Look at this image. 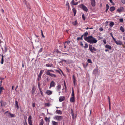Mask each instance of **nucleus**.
Returning a JSON list of instances; mask_svg holds the SVG:
<instances>
[{"label":"nucleus","mask_w":125,"mask_h":125,"mask_svg":"<svg viewBox=\"0 0 125 125\" xmlns=\"http://www.w3.org/2000/svg\"><path fill=\"white\" fill-rule=\"evenodd\" d=\"M84 40L90 44L95 43L97 41L92 35L88 36L86 37H84Z\"/></svg>","instance_id":"nucleus-1"},{"label":"nucleus","mask_w":125,"mask_h":125,"mask_svg":"<svg viewBox=\"0 0 125 125\" xmlns=\"http://www.w3.org/2000/svg\"><path fill=\"white\" fill-rule=\"evenodd\" d=\"M89 49L91 52L92 53H94V51H96V49L94 47H93L91 45H89Z\"/></svg>","instance_id":"nucleus-2"},{"label":"nucleus","mask_w":125,"mask_h":125,"mask_svg":"<svg viewBox=\"0 0 125 125\" xmlns=\"http://www.w3.org/2000/svg\"><path fill=\"white\" fill-rule=\"evenodd\" d=\"M80 7L84 11L87 12L88 11V9L87 8L84 4H82L80 5Z\"/></svg>","instance_id":"nucleus-3"},{"label":"nucleus","mask_w":125,"mask_h":125,"mask_svg":"<svg viewBox=\"0 0 125 125\" xmlns=\"http://www.w3.org/2000/svg\"><path fill=\"white\" fill-rule=\"evenodd\" d=\"M62 116L56 115L54 117V119L60 121L62 119Z\"/></svg>","instance_id":"nucleus-4"},{"label":"nucleus","mask_w":125,"mask_h":125,"mask_svg":"<svg viewBox=\"0 0 125 125\" xmlns=\"http://www.w3.org/2000/svg\"><path fill=\"white\" fill-rule=\"evenodd\" d=\"M43 71V70H41L40 71L39 74L38 75V78H37V80L38 81H39L41 79V76L42 75Z\"/></svg>","instance_id":"nucleus-5"},{"label":"nucleus","mask_w":125,"mask_h":125,"mask_svg":"<svg viewBox=\"0 0 125 125\" xmlns=\"http://www.w3.org/2000/svg\"><path fill=\"white\" fill-rule=\"evenodd\" d=\"M124 8L122 7H120V8H118L116 10V12L120 13L121 12L124 11Z\"/></svg>","instance_id":"nucleus-6"},{"label":"nucleus","mask_w":125,"mask_h":125,"mask_svg":"<svg viewBox=\"0 0 125 125\" xmlns=\"http://www.w3.org/2000/svg\"><path fill=\"white\" fill-rule=\"evenodd\" d=\"M56 85L55 83L53 81H52L50 83V85L49 87V89L51 88L52 87H54Z\"/></svg>","instance_id":"nucleus-7"},{"label":"nucleus","mask_w":125,"mask_h":125,"mask_svg":"<svg viewBox=\"0 0 125 125\" xmlns=\"http://www.w3.org/2000/svg\"><path fill=\"white\" fill-rule=\"evenodd\" d=\"M116 44L117 45H121L122 44V42L120 41L117 40H116L115 39V40H114Z\"/></svg>","instance_id":"nucleus-8"},{"label":"nucleus","mask_w":125,"mask_h":125,"mask_svg":"<svg viewBox=\"0 0 125 125\" xmlns=\"http://www.w3.org/2000/svg\"><path fill=\"white\" fill-rule=\"evenodd\" d=\"M73 81L74 85H76L77 84L76 82V80L75 78V77L74 76V75H73Z\"/></svg>","instance_id":"nucleus-9"},{"label":"nucleus","mask_w":125,"mask_h":125,"mask_svg":"<svg viewBox=\"0 0 125 125\" xmlns=\"http://www.w3.org/2000/svg\"><path fill=\"white\" fill-rule=\"evenodd\" d=\"M23 2L24 4H25L26 5L28 8L29 9H30V7L29 3L27 2L26 0H24L23 1Z\"/></svg>","instance_id":"nucleus-10"},{"label":"nucleus","mask_w":125,"mask_h":125,"mask_svg":"<svg viewBox=\"0 0 125 125\" xmlns=\"http://www.w3.org/2000/svg\"><path fill=\"white\" fill-rule=\"evenodd\" d=\"M5 114H9L10 116L11 117H15L14 115V114H12L11 113L7 111L5 112Z\"/></svg>","instance_id":"nucleus-11"},{"label":"nucleus","mask_w":125,"mask_h":125,"mask_svg":"<svg viewBox=\"0 0 125 125\" xmlns=\"http://www.w3.org/2000/svg\"><path fill=\"white\" fill-rule=\"evenodd\" d=\"M46 67L52 68H54V66L52 64H46L45 65Z\"/></svg>","instance_id":"nucleus-12"},{"label":"nucleus","mask_w":125,"mask_h":125,"mask_svg":"<svg viewBox=\"0 0 125 125\" xmlns=\"http://www.w3.org/2000/svg\"><path fill=\"white\" fill-rule=\"evenodd\" d=\"M52 91L50 90H47L46 92V94L48 95H50L52 94Z\"/></svg>","instance_id":"nucleus-13"},{"label":"nucleus","mask_w":125,"mask_h":125,"mask_svg":"<svg viewBox=\"0 0 125 125\" xmlns=\"http://www.w3.org/2000/svg\"><path fill=\"white\" fill-rule=\"evenodd\" d=\"M61 86L59 84L56 87V91L58 92L61 89Z\"/></svg>","instance_id":"nucleus-14"},{"label":"nucleus","mask_w":125,"mask_h":125,"mask_svg":"<svg viewBox=\"0 0 125 125\" xmlns=\"http://www.w3.org/2000/svg\"><path fill=\"white\" fill-rule=\"evenodd\" d=\"M91 4L93 7H94L95 5V0H91Z\"/></svg>","instance_id":"nucleus-15"},{"label":"nucleus","mask_w":125,"mask_h":125,"mask_svg":"<svg viewBox=\"0 0 125 125\" xmlns=\"http://www.w3.org/2000/svg\"><path fill=\"white\" fill-rule=\"evenodd\" d=\"M48 74H46L47 75H49L52 77H56V75L54 74H53L51 73H48Z\"/></svg>","instance_id":"nucleus-16"},{"label":"nucleus","mask_w":125,"mask_h":125,"mask_svg":"<svg viewBox=\"0 0 125 125\" xmlns=\"http://www.w3.org/2000/svg\"><path fill=\"white\" fill-rule=\"evenodd\" d=\"M55 113L58 114H60V115H61L62 114V111L60 110H57L56 112Z\"/></svg>","instance_id":"nucleus-17"},{"label":"nucleus","mask_w":125,"mask_h":125,"mask_svg":"<svg viewBox=\"0 0 125 125\" xmlns=\"http://www.w3.org/2000/svg\"><path fill=\"white\" fill-rule=\"evenodd\" d=\"M70 101L71 102H74L75 101L74 97H72L70 98Z\"/></svg>","instance_id":"nucleus-18"},{"label":"nucleus","mask_w":125,"mask_h":125,"mask_svg":"<svg viewBox=\"0 0 125 125\" xmlns=\"http://www.w3.org/2000/svg\"><path fill=\"white\" fill-rule=\"evenodd\" d=\"M65 98L64 97L61 96L60 97L59 100V101L61 102L64 100Z\"/></svg>","instance_id":"nucleus-19"},{"label":"nucleus","mask_w":125,"mask_h":125,"mask_svg":"<svg viewBox=\"0 0 125 125\" xmlns=\"http://www.w3.org/2000/svg\"><path fill=\"white\" fill-rule=\"evenodd\" d=\"M105 47L106 48L110 50L112 49L111 46L108 44L106 45Z\"/></svg>","instance_id":"nucleus-20"},{"label":"nucleus","mask_w":125,"mask_h":125,"mask_svg":"<svg viewBox=\"0 0 125 125\" xmlns=\"http://www.w3.org/2000/svg\"><path fill=\"white\" fill-rule=\"evenodd\" d=\"M0 103L1 106L3 107H4L7 104L6 102H2V101H1Z\"/></svg>","instance_id":"nucleus-21"},{"label":"nucleus","mask_w":125,"mask_h":125,"mask_svg":"<svg viewBox=\"0 0 125 125\" xmlns=\"http://www.w3.org/2000/svg\"><path fill=\"white\" fill-rule=\"evenodd\" d=\"M115 10V8L114 6L111 7L110 9V10L111 11H113Z\"/></svg>","instance_id":"nucleus-22"},{"label":"nucleus","mask_w":125,"mask_h":125,"mask_svg":"<svg viewBox=\"0 0 125 125\" xmlns=\"http://www.w3.org/2000/svg\"><path fill=\"white\" fill-rule=\"evenodd\" d=\"M83 67L84 68H86L88 65V62H86L85 64L83 63H82Z\"/></svg>","instance_id":"nucleus-23"},{"label":"nucleus","mask_w":125,"mask_h":125,"mask_svg":"<svg viewBox=\"0 0 125 125\" xmlns=\"http://www.w3.org/2000/svg\"><path fill=\"white\" fill-rule=\"evenodd\" d=\"M15 106L17 107V109H19V107L18 105V101L16 100L15 101Z\"/></svg>","instance_id":"nucleus-24"},{"label":"nucleus","mask_w":125,"mask_h":125,"mask_svg":"<svg viewBox=\"0 0 125 125\" xmlns=\"http://www.w3.org/2000/svg\"><path fill=\"white\" fill-rule=\"evenodd\" d=\"M72 10L73 11L74 14V16H75L76 14V10L74 8H73L72 9Z\"/></svg>","instance_id":"nucleus-25"},{"label":"nucleus","mask_w":125,"mask_h":125,"mask_svg":"<svg viewBox=\"0 0 125 125\" xmlns=\"http://www.w3.org/2000/svg\"><path fill=\"white\" fill-rule=\"evenodd\" d=\"M88 34V33L87 31H86L83 34V38L84 39V37H85L87 36V35Z\"/></svg>","instance_id":"nucleus-26"},{"label":"nucleus","mask_w":125,"mask_h":125,"mask_svg":"<svg viewBox=\"0 0 125 125\" xmlns=\"http://www.w3.org/2000/svg\"><path fill=\"white\" fill-rule=\"evenodd\" d=\"M45 120L48 123V124H49L50 121L49 118H48L47 117H46L45 118Z\"/></svg>","instance_id":"nucleus-27"},{"label":"nucleus","mask_w":125,"mask_h":125,"mask_svg":"<svg viewBox=\"0 0 125 125\" xmlns=\"http://www.w3.org/2000/svg\"><path fill=\"white\" fill-rule=\"evenodd\" d=\"M52 122L53 125H58V123L54 121H52Z\"/></svg>","instance_id":"nucleus-28"},{"label":"nucleus","mask_w":125,"mask_h":125,"mask_svg":"<svg viewBox=\"0 0 125 125\" xmlns=\"http://www.w3.org/2000/svg\"><path fill=\"white\" fill-rule=\"evenodd\" d=\"M54 72V71L53 70H49L47 71V72H46V74H48V73H50V72Z\"/></svg>","instance_id":"nucleus-29"},{"label":"nucleus","mask_w":125,"mask_h":125,"mask_svg":"<svg viewBox=\"0 0 125 125\" xmlns=\"http://www.w3.org/2000/svg\"><path fill=\"white\" fill-rule=\"evenodd\" d=\"M40 123L39 124L40 125H43L44 124V122L43 121V119H42L41 120Z\"/></svg>","instance_id":"nucleus-30"},{"label":"nucleus","mask_w":125,"mask_h":125,"mask_svg":"<svg viewBox=\"0 0 125 125\" xmlns=\"http://www.w3.org/2000/svg\"><path fill=\"white\" fill-rule=\"evenodd\" d=\"M98 69L97 68H95L94 70L93 71V73L94 74H96L97 72Z\"/></svg>","instance_id":"nucleus-31"},{"label":"nucleus","mask_w":125,"mask_h":125,"mask_svg":"<svg viewBox=\"0 0 125 125\" xmlns=\"http://www.w3.org/2000/svg\"><path fill=\"white\" fill-rule=\"evenodd\" d=\"M120 30L122 31V32H124L125 31V30L124 28L122 26L120 27Z\"/></svg>","instance_id":"nucleus-32"},{"label":"nucleus","mask_w":125,"mask_h":125,"mask_svg":"<svg viewBox=\"0 0 125 125\" xmlns=\"http://www.w3.org/2000/svg\"><path fill=\"white\" fill-rule=\"evenodd\" d=\"M114 22H111L110 24H109V25L111 27H112L113 25H114Z\"/></svg>","instance_id":"nucleus-33"},{"label":"nucleus","mask_w":125,"mask_h":125,"mask_svg":"<svg viewBox=\"0 0 125 125\" xmlns=\"http://www.w3.org/2000/svg\"><path fill=\"white\" fill-rule=\"evenodd\" d=\"M72 24L74 25H76L77 24V23L76 21H75L73 22H72Z\"/></svg>","instance_id":"nucleus-34"},{"label":"nucleus","mask_w":125,"mask_h":125,"mask_svg":"<svg viewBox=\"0 0 125 125\" xmlns=\"http://www.w3.org/2000/svg\"><path fill=\"white\" fill-rule=\"evenodd\" d=\"M4 89V88L3 87L0 86V94H1L2 90Z\"/></svg>","instance_id":"nucleus-35"},{"label":"nucleus","mask_w":125,"mask_h":125,"mask_svg":"<svg viewBox=\"0 0 125 125\" xmlns=\"http://www.w3.org/2000/svg\"><path fill=\"white\" fill-rule=\"evenodd\" d=\"M72 97H74V93L73 89H72Z\"/></svg>","instance_id":"nucleus-36"},{"label":"nucleus","mask_w":125,"mask_h":125,"mask_svg":"<svg viewBox=\"0 0 125 125\" xmlns=\"http://www.w3.org/2000/svg\"><path fill=\"white\" fill-rule=\"evenodd\" d=\"M87 62L89 63H92V62L91 59H88L87 60Z\"/></svg>","instance_id":"nucleus-37"},{"label":"nucleus","mask_w":125,"mask_h":125,"mask_svg":"<svg viewBox=\"0 0 125 125\" xmlns=\"http://www.w3.org/2000/svg\"><path fill=\"white\" fill-rule=\"evenodd\" d=\"M109 110L110 111L111 109V107L110 101V100H109Z\"/></svg>","instance_id":"nucleus-38"},{"label":"nucleus","mask_w":125,"mask_h":125,"mask_svg":"<svg viewBox=\"0 0 125 125\" xmlns=\"http://www.w3.org/2000/svg\"><path fill=\"white\" fill-rule=\"evenodd\" d=\"M35 90V89H34V87H33L32 89V93L33 94H34Z\"/></svg>","instance_id":"nucleus-39"},{"label":"nucleus","mask_w":125,"mask_h":125,"mask_svg":"<svg viewBox=\"0 0 125 125\" xmlns=\"http://www.w3.org/2000/svg\"><path fill=\"white\" fill-rule=\"evenodd\" d=\"M82 18L83 19V20H84V21H85V17L84 16V14H82Z\"/></svg>","instance_id":"nucleus-40"},{"label":"nucleus","mask_w":125,"mask_h":125,"mask_svg":"<svg viewBox=\"0 0 125 125\" xmlns=\"http://www.w3.org/2000/svg\"><path fill=\"white\" fill-rule=\"evenodd\" d=\"M83 47L84 48H86L88 47V46L87 44V43H85V45L84 46H83Z\"/></svg>","instance_id":"nucleus-41"},{"label":"nucleus","mask_w":125,"mask_h":125,"mask_svg":"<svg viewBox=\"0 0 125 125\" xmlns=\"http://www.w3.org/2000/svg\"><path fill=\"white\" fill-rule=\"evenodd\" d=\"M110 35L111 36L112 38L113 39V40H115V39L113 37L112 33H110Z\"/></svg>","instance_id":"nucleus-42"},{"label":"nucleus","mask_w":125,"mask_h":125,"mask_svg":"<svg viewBox=\"0 0 125 125\" xmlns=\"http://www.w3.org/2000/svg\"><path fill=\"white\" fill-rule=\"evenodd\" d=\"M45 105L47 106H50V104L49 103H46L45 104Z\"/></svg>","instance_id":"nucleus-43"},{"label":"nucleus","mask_w":125,"mask_h":125,"mask_svg":"<svg viewBox=\"0 0 125 125\" xmlns=\"http://www.w3.org/2000/svg\"><path fill=\"white\" fill-rule=\"evenodd\" d=\"M66 62V60H62V61H61L60 62L61 63H62L63 62H64V63Z\"/></svg>","instance_id":"nucleus-44"},{"label":"nucleus","mask_w":125,"mask_h":125,"mask_svg":"<svg viewBox=\"0 0 125 125\" xmlns=\"http://www.w3.org/2000/svg\"><path fill=\"white\" fill-rule=\"evenodd\" d=\"M64 85L65 86V90H66V89H67V88H66V83H65V82H64Z\"/></svg>","instance_id":"nucleus-45"},{"label":"nucleus","mask_w":125,"mask_h":125,"mask_svg":"<svg viewBox=\"0 0 125 125\" xmlns=\"http://www.w3.org/2000/svg\"><path fill=\"white\" fill-rule=\"evenodd\" d=\"M4 47L5 49V52H6L7 51V49L6 46L5 45L4 46Z\"/></svg>","instance_id":"nucleus-46"},{"label":"nucleus","mask_w":125,"mask_h":125,"mask_svg":"<svg viewBox=\"0 0 125 125\" xmlns=\"http://www.w3.org/2000/svg\"><path fill=\"white\" fill-rule=\"evenodd\" d=\"M40 92L42 96H43V94L42 91L41 90L40 91Z\"/></svg>","instance_id":"nucleus-47"},{"label":"nucleus","mask_w":125,"mask_h":125,"mask_svg":"<svg viewBox=\"0 0 125 125\" xmlns=\"http://www.w3.org/2000/svg\"><path fill=\"white\" fill-rule=\"evenodd\" d=\"M70 41H66V42H65L64 43H65V44H66V43H67V44H68V43H70Z\"/></svg>","instance_id":"nucleus-48"},{"label":"nucleus","mask_w":125,"mask_h":125,"mask_svg":"<svg viewBox=\"0 0 125 125\" xmlns=\"http://www.w3.org/2000/svg\"><path fill=\"white\" fill-rule=\"evenodd\" d=\"M72 118L73 119H74V118H75V117H76V116H74V113H73V114H72Z\"/></svg>","instance_id":"nucleus-49"},{"label":"nucleus","mask_w":125,"mask_h":125,"mask_svg":"<svg viewBox=\"0 0 125 125\" xmlns=\"http://www.w3.org/2000/svg\"><path fill=\"white\" fill-rule=\"evenodd\" d=\"M119 21L120 22H123V19L122 18L120 19Z\"/></svg>","instance_id":"nucleus-50"},{"label":"nucleus","mask_w":125,"mask_h":125,"mask_svg":"<svg viewBox=\"0 0 125 125\" xmlns=\"http://www.w3.org/2000/svg\"><path fill=\"white\" fill-rule=\"evenodd\" d=\"M28 123L29 124H32V122L31 120L28 121Z\"/></svg>","instance_id":"nucleus-51"},{"label":"nucleus","mask_w":125,"mask_h":125,"mask_svg":"<svg viewBox=\"0 0 125 125\" xmlns=\"http://www.w3.org/2000/svg\"><path fill=\"white\" fill-rule=\"evenodd\" d=\"M4 59H3L1 58V64H3V63Z\"/></svg>","instance_id":"nucleus-52"},{"label":"nucleus","mask_w":125,"mask_h":125,"mask_svg":"<svg viewBox=\"0 0 125 125\" xmlns=\"http://www.w3.org/2000/svg\"><path fill=\"white\" fill-rule=\"evenodd\" d=\"M106 9H109V6L108 5V4H106Z\"/></svg>","instance_id":"nucleus-53"},{"label":"nucleus","mask_w":125,"mask_h":125,"mask_svg":"<svg viewBox=\"0 0 125 125\" xmlns=\"http://www.w3.org/2000/svg\"><path fill=\"white\" fill-rule=\"evenodd\" d=\"M42 48H40V50H39V51L38 52H41L42 51Z\"/></svg>","instance_id":"nucleus-54"},{"label":"nucleus","mask_w":125,"mask_h":125,"mask_svg":"<svg viewBox=\"0 0 125 125\" xmlns=\"http://www.w3.org/2000/svg\"><path fill=\"white\" fill-rule=\"evenodd\" d=\"M25 122L24 123V125H27V123L26 122V120H25Z\"/></svg>","instance_id":"nucleus-55"},{"label":"nucleus","mask_w":125,"mask_h":125,"mask_svg":"<svg viewBox=\"0 0 125 125\" xmlns=\"http://www.w3.org/2000/svg\"><path fill=\"white\" fill-rule=\"evenodd\" d=\"M31 116H30L29 117L28 120L29 121V120H31Z\"/></svg>","instance_id":"nucleus-56"},{"label":"nucleus","mask_w":125,"mask_h":125,"mask_svg":"<svg viewBox=\"0 0 125 125\" xmlns=\"http://www.w3.org/2000/svg\"><path fill=\"white\" fill-rule=\"evenodd\" d=\"M121 2L123 4L125 3V0H121Z\"/></svg>","instance_id":"nucleus-57"},{"label":"nucleus","mask_w":125,"mask_h":125,"mask_svg":"<svg viewBox=\"0 0 125 125\" xmlns=\"http://www.w3.org/2000/svg\"><path fill=\"white\" fill-rule=\"evenodd\" d=\"M103 42H104V43L105 44L106 43V40L105 39H104L103 40Z\"/></svg>","instance_id":"nucleus-58"},{"label":"nucleus","mask_w":125,"mask_h":125,"mask_svg":"<svg viewBox=\"0 0 125 125\" xmlns=\"http://www.w3.org/2000/svg\"><path fill=\"white\" fill-rule=\"evenodd\" d=\"M80 45L81 46H82L83 47V42H81L80 43Z\"/></svg>","instance_id":"nucleus-59"},{"label":"nucleus","mask_w":125,"mask_h":125,"mask_svg":"<svg viewBox=\"0 0 125 125\" xmlns=\"http://www.w3.org/2000/svg\"><path fill=\"white\" fill-rule=\"evenodd\" d=\"M74 1L73 0H72L71 2V4L73 5V4H74Z\"/></svg>","instance_id":"nucleus-60"},{"label":"nucleus","mask_w":125,"mask_h":125,"mask_svg":"<svg viewBox=\"0 0 125 125\" xmlns=\"http://www.w3.org/2000/svg\"><path fill=\"white\" fill-rule=\"evenodd\" d=\"M76 40H77L78 41L79 40H81V39L80 37H77V38L76 39Z\"/></svg>","instance_id":"nucleus-61"},{"label":"nucleus","mask_w":125,"mask_h":125,"mask_svg":"<svg viewBox=\"0 0 125 125\" xmlns=\"http://www.w3.org/2000/svg\"><path fill=\"white\" fill-rule=\"evenodd\" d=\"M98 40H100L103 38V37H98Z\"/></svg>","instance_id":"nucleus-62"},{"label":"nucleus","mask_w":125,"mask_h":125,"mask_svg":"<svg viewBox=\"0 0 125 125\" xmlns=\"http://www.w3.org/2000/svg\"><path fill=\"white\" fill-rule=\"evenodd\" d=\"M78 2H75L74 4H73V5H76L78 4Z\"/></svg>","instance_id":"nucleus-63"},{"label":"nucleus","mask_w":125,"mask_h":125,"mask_svg":"<svg viewBox=\"0 0 125 125\" xmlns=\"http://www.w3.org/2000/svg\"><path fill=\"white\" fill-rule=\"evenodd\" d=\"M66 5L67 6L69 5V4L68 2H67L66 3Z\"/></svg>","instance_id":"nucleus-64"}]
</instances>
